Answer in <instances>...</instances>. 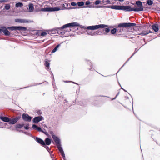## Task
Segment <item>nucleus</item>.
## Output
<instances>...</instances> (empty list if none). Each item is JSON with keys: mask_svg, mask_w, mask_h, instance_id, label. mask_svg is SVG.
Listing matches in <instances>:
<instances>
[{"mask_svg": "<svg viewBox=\"0 0 160 160\" xmlns=\"http://www.w3.org/2000/svg\"><path fill=\"white\" fill-rule=\"evenodd\" d=\"M76 26H79L81 28H83V26L80 25V24L76 22H71L65 24L60 28H56L52 29L51 31H50L48 33L50 34L51 33L54 34L57 33L61 35H63L65 32L62 30V29L67 28L69 27H74Z\"/></svg>", "mask_w": 160, "mask_h": 160, "instance_id": "1", "label": "nucleus"}, {"mask_svg": "<svg viewBox=\"0 0 160 160\" xmlns=\"http://www.w3.org/2000/svg\"><path fill=\"white\" fill-rule=\"evenodd\" d=\"M112 9L117 10H123L126 12L130 11H140V8H131L130 6H119V5H112Z\"/></svg>", "mask_w": 160, "mask_h": 160, "instance_id": "2", "label": "nucleus"}, {"mask_svg": "<svg viewBox=\"0 0 160 160\" xmlns=\"http://www.w3.org/2000/svg\"><path fill=\"white\" fill-rule=\"evenodd\" d=\"M21 118V115H18L12 119L7 117L0 116V119L2 121L5 122H8L10 124L13 125L17 122Z\"/></svg>", "mask_w": 160, "mask_h": 160, "instance_id": "3", "label": "nucleus"}, {"mask_svg": "<svg viewBox=\"0 0 160 160\" xmlns=\"http://www.w3.org/2000/svg\"><path fill=\"white\" fill-rule=\"evenodd\" d=\"M144 22L143 19H142L141 20V22L143 23ZM151 25L148 23L141 24V29H143L144 30H142L141 32V35L142 36L146 35L149 33H153L149 29V28Z\"/></svg>", "mask_w": 160, "mask_h": 160, "instance_id": "4", "label": "nucleus"}, {"mask_svg": "<svg viewBox=\"0 0 160 160\" xmlns=\"http://www.w3.org/2000/svg\"><path fill=\"white\" fill-rule=\"evenodd\" d=\"M136 24L134 23H121L118 24L117 27V32H120L123 30V27H130L136 25Z\"/></svg>", "mask_w": 160, "mask_h": 160, "instance_id": "5", "label": "nucleus"}, {"mask_svg": "<svg viewBox=\"0 0 160 160\" xmlns=\"http://www.w3.org/2000/svg\"><path fill=\"white\" fill-rule=\"evenodd\" d=\"M108 27V26L105 24H99L98 25L91 26L86 27L84 28L88 30H94L98 29L99 28H104Z\"/></svg>", "mask_w": 160, "mask_h": 160, "instance_id": "6", "label": "nucleus"}, {"mask_svg": "<svg viewBox=\"0 0 160 160\" xmlns=\"http://www.w3.org/2000/svg\"><path fill=\"white\" fill-rule=\"evenodd\" d=\"M61 10L59 7H47L41 9V11L43 12H53L58 11Z\"/></svg>", "mask_w": 160, "mask_h": 160, "instance_id": "7", "label": "nucleus"}, {"mask_svg": "<svg viewBox=\"0 0 160 160\" xmlns=\"http://www.w3.org/2000/svg\"><path fill=\"white\" fill-rule=\"evenodd\" d=\"M7 28L12 31L18 30L25 31H26L27 29L26 27H23L22 26H11L7 27Z\"/></svg>", "mask_w": 160, "mask_h": 160, "instance_id": "8", "label": "nucleus"}, {"mask_svg": "<svg viewBox=\"0 0 160 160\" xmlns=\"http://www.w3.org/2000/svg\"><path fill=\"white\" fill-rule=\"evenodd\" d=\"M22 118L24 121L30 122L31 121L32 117L29 116L28 114L24 113L22 115Z\"/></svg>", "mask_w": 160, "mask_h": 160, "instance_id": "9", "label": "nucleus"}, {"mask_svg": "<svg viewBox=\"0 0 160 160\" xmlns=\"http://www.w3.org/2000/svg\"><path fill=\"white\" fill-rule=\"evenodd\" d=\"M44 120L43 117L42 116H39L35 117L33 120V122L34 123H38L40 121Z\"/></svg>", "mask_w": 160, "mask_h": 160, "instance_id": "10", "label": "nucleus"}, {"mask_svg": "<svg viewBox=\"0 0 160 160\" xmlns=\"http://www.w3.org/2000/svg\"><path fill=\"white\" fill-rule=\"evenodd\" d=\"M52 137L54 141L56 144L57 147L61 146V145L60 144V140L59 138L54 135H52Z\"/></svg>", "mask_w": 160, "mask_h": 160, "instance_id": "11", "label": "nucleus"}, {"mask_svg": "<svg viewBox=\"0 0 160 160\" xmlns=\"http://www.w3.org/2000/svg\"><path fill=\"white\" fill-rule=\"evenodd\" d=\"M15 21L16 22H18L19 23H31L33 21L30 20H28L25 19H16L15 20Z\"/></svg>", "mask_w": 160, "mask_h": 160, "instance_id": "12", "label": "nucleus"}, {"mask_svg": "<svg viewBox=\"0 0 160 160\" xmlns=\"http://www.w3.org/2000/svg\"><path fill=\"white\" fill-rule=\"evenodd\" d=\"M35 139L38 143L40 144L42 146H43L45 145V143L44 141L40 138L36 137H35Z\"/></svg>", "mask_w": 160, "mask_h": 160, "instance_id": "13", "label": "nucleus"}, {"mask_svg": "<svg viewBox=\"0 0 160 160\" xmlns=\"http://www.w3.org/2000/svg\"><path fill=\"white\" fill-rule=\"evenodd\" d=\"M152 29L155 32H158L159 30V26L158 24L155 23L152 24L151 26Z\"/></svg>", "mask_w": 160, "mask_h": 160, "instance_id": "14", "label": "nucleus"}, {"mask_svg": "<svg viewBox=\"0 0 160 160\" xmlns=\"http://www.w3.org/2000/svg\"><path fill=\"white\" fill-rule=\"evenodd\" d=\"M3 33L4 35L7 36H9L10 35V33L9 31L8 30L7 27L6 28L5 27L3 26Z\"/></svg>", "mask_w": 160, "mask_h": 160, "instance_id": "15", "label": "nucleus"}, {"mask_svg": "<svg viewBox=\"0 0 160 160\" xmlns=\"http://www.w3.org/2000/svg\"><path fill=\"white\" fill-rule=\"evenodd\" d=\"M32 128L34 130H37L39 132H42L43 131L40 127H38L37 125L33 124L32 125Z\"/></svg>", "mask_w": 160, "mask_h": 160, "instance_id": "16", "label": "nucleus"}, {"mask_svg": "<svg viewBox=\"0 0 160 160\" xmlns=\"http://www.w3.org/2000/svg\"><path fill=\"white\" fill-rule=\"evenodd\" d=\"M32 128L34 130H37L39 132H42L43 131L40 127H38L37 125L33 124L32 125Z\"/></svg>", "mask_w": 160, "mask_h": 160, "instance_id": "17", "label": "nucleus"}, {"mask_svg": "<svg viewBox=\"0 0 160 160\" xmlns=\"http://www.w3.org/2000/svg\"><path fill=\"white\" fill-rule=\"evenodd\" d=\"M112 0H103L101 1V3L102 4H103L104 5L107 4H113L114 3L112 2Z\"/></svg>", "mask_w": 160, "mask_h": 160, "instance_id": "18", "label": "nucleus"}, {"mask_svg": "<svg viewBox=\"0 0 160 160\" xmlns=\"http://www.w3.org/2000/svg\"><path fill=\"white\" fill-rule=\"evenodd\" d=\"M99 32H98V31H97L96 32H92L91 31H88L87 32V33L89 35H91V36H95V35H97L99 34L100 35V34H99Z\"/></svg>", "mask_w": 160, "mask_h": 160, "instance_id": "19", "label": "nucleus"}, {"mask_svg": "<svg viewBox=\"0 0 160 160\" xmlns=\"http://www.w3.org/2000/svg\"><path fill=\"white\" fill-rule=\"evenodd\" d=\"M24 124L23 123L21 124L18 123L15 126V128L16 129H21L22 127L24 126Z\"/></svg>", "mask_w": 160, "mask_h": 160, "instance_id": "20", "label": "nucleus"}, {"mask_svg": "<svg viewBox=\"0 0 160 160\" xmlns=\"http://www.w3.org/2000/svg\"><path fill=\"white\" fill-rule=\"evenodd\" d=\"M44 142L45 143V145H50L51 142V139L48 138H45Z\"/></svg>", "mask_w": 160, "mask_h": 160, "instance_id": "21", "label": "nucleus"}, {"mask_svg": "<svg viewBox=\"0 0 160 160\" xmlns=\"http://www.w3.org/2000/svg\"><path fill=\"white\" fill-rule=\"evenodd\" d=\"M49 62V61L48 59H45L44 65L48 69L49 68L50 63Z\"/></svg>", "mask_w": 160, "mask_h": 160, "instance_id": "22", "label": "nucleus"}, {"mask_svg": "<svg viewBox=\"0 0 160 160\" xmlns=\"http://www.w3.org/2000/svg\"><path fill=\"white\" fill-rule=\"evenodd\" d=\"M58 148L62 155L65 154L62 148V147L61 146L58 147Z\"/></svg>", "mask_w": 160, "mask_h": 160, "instance_id": "23", "label": "nucleus"}, {"mask_svg": "<svg viewBox=\"0 0 160 160\" xmlns=\"http://www.w3.org/2000/svg\"><path fill=\"white\" fill-rule=\"evenodd\" d=\"M34 9L33 5L32 4L30 3L29 5V10L30 12L33 11Z\"/></svg>", "mask_w": 160, "mask_h": 160, "instance_id": "24", "label": "nucleus"}, {"mask_svg": "<svg viewBox=\"0 0 160 160\" xmlns=\"http://www.w3.org/2000/svg\"><path fill=\"white\" fill-rule=\"evenodd\" d=\"M60 44L57 45L51 52L52 53L55 52L57 50L58 48L60 46Z\"/></svg>", "mask_w": 160, "mask_h": 160, "instance_id": "25", "label": "nucleus"}, {"mask_svg": "<svg viewBox=\"0 0 160 160\" xmlns=\"http://www.w3.org/2000/svg\"><path fill=\"white\" fill-rule=\"evenodd\" d=\"M23 4L22 2H19L15 4L16 8L22 7L23 6Z\"/></svg>", "mask_w": 160, "mask_h": 160, "instance_id": "26", "label": "nucleus"}, {"mask_svg": "<svg viewBox=\"0 0 160 160\" xmlns=\"http://www.w3.org/2000/svg\"><path fill=\"white\" fill-rule=\"evenodd\" d=\"M112 6H96L95 7L97 8H109L112 9Z\"/></svg>", "mask_w": 160, "mask_h": 160, "instance_id": "27", "label": "nucleus"}, {"mask_svg": "<svg viewBox=\"0 0 160 160\" xmlns=\"http://www.w3.org/2000/svg\"><path fill=\"white\" fill-rule=\"evenodd\" d=\"M68 6V5L67 3L65 4H63L62 5V7H60L61 8V10H63L67 9V8Z\"/></svg>", "mask_w": 160, "mask_h": 160, "instance_id": "28", "label": "nucleus"}, {"mask_svg": "<svg viewBox=\"0 0 160 160\" xmlns=\"http://www.w3.org/2000/svg\"><path fill=\"white\" fill-rule=\"evenodd\" d=\"M147 2L149 6L152 5L153 3V1L152 0H147Z\"/></svg>", "mask_w": 160, "mask_h": 160, "instance_id": "29", "label": "nucleus"}, {"mask_svg": "<svg viewBox=\"0 0 160 160\" xmlns=\"http://www.w3.org/2000/svg\"><path fill=\"white\" fill-rule=\"evenodd\" d=\"M117 28H114L111 30V33L112 34H114L117 32Z\"/></svg>", "mask_w": 160, "mask_h": 160, "instance_id": "30", "label": "nucleus"}, {"mask_svg": "<svg viewBox=\"0 0 160 160\" xmlns=\"http://www.w3.org/2000/svg\"><path fill=\"white\" fill-rule=\"evenodd\" d=\"M84 5V3L83 1H81L80 2H78V5L79 7L82 6Z\"/></svg>", "mask_w": 160, "mask_h": 160, "instance_id": "31", "label": "nucleus"}, {"mask_svg": "<svg viewBox=\"0 0 160 160\" xmlns=\"http://www.w3.org/2000/svg\"><path fill=\"white\" fill-rule=\"evenodd\" d=\"M104 30L105 32H104L103 34L104 35H105L106 34V33H108L109 32L110 29L108 28H105Z\"/></svg>", "mask_w": 160, "mask_h": 160, "instance_id": "32", "label": "nucleus"}, {"mask_svg": "<svg viewBox=\"0 0 160 160\" xmlns=\"http://www.w3.org/2000/svg\"><path fill=\"white\" fill-rule=\"evenodd\" d=\"M10 6L9 4H6L4 7V8L7 10H9L10 8Z\"/></svg>", "mask_w": 160, "mask_h": 160, "instance_id": "33", "label": "nucleus"}, {"mask_svg": "<svg viewBox=\"0 0 160 160\" xmlns=\"http://www.w3.org/2000/svg\"><path fill=\"white\" fill-rule=\"evenodd\" d=\"M48 34L46 32H42L41 33V36H44Z\"/></svg>", "mask_w": 160, "mask_h": 160, "instance_id": "34", "label": "nucleus"}, {"mask_svg": "<svg viewBox=\"0 0 160 160\" xmlns=\"http://www.w3.org/2000/svg\"><path fill=\"white\" fill-rule=\"evenodd\" d=\"M101 1H100L98 0H97L96 1L94 2V4L96 5L99 4L100 2H101Z\"/></svg>", "mask_w": 160, "mask_h": 160, "instance_id": "35", "label": "nucleus"}, {"mask_svg": "<svg viewBox=\"0 0 160 160\" xmlns=\"http://www.w3.org/2000/svg\"><path fill=\"white\" fill-rule=\"evenodd\" d=\"M42 130L43 131V132H42L44 133L46 135H48V133L46 132V130L44 128L42 129Z\"/></svg>", "mask_w": 160, "mask_h": 160, "instance_id": "36", "label": "nucleus"}, {"mask_svg": "<svg viewBox=\"0 0 160 160\" xmlns=\"http://www.w3.org/2000/svg\"><path fill=\"white\" fill-rule=\"evenodd\" d=\"M29 124H26V126L24 127V128L26 130L28 129L29 128Z\"/></svg>", "mask_w": 160, "mask_h": 160, "instance_id": "37", "label": "nucleus"}, {"mask_svg": "<svg viewBox=\"0 0 160 160\" xmlns=\"http://www.w3.org/2000/svg\"><path fill=\"white\" fill-rule=\"evenodd\" d=\"M43 146L45 148L48 152H49L50 151V149L48 146H46L45 145H44Z\"/></svg>", "mask_w": 160, "mask_h": 160, "instance_id": "38", "label": "nucleus"}, {"mask_svg": "<svg viewBox=\"0 0 160 160\" xmlns=\"http://www.w3.org/2000/svg\"><path fill=\"white\" fill-rule=\"evenodd\" d=\"M71 5L73 6H75L77 5V3L74 2H72L71 3Z\"/></svg>", "mask_w": 160, "mask_h": 160, "instance_id": "39", "label": "nucleus"}, {"mask_svg": "<svg viewBox=\"0 0 160 160\" xmlns=\"http://www.w3.org/2000/svg\"><path fill=\"white\" fill-rule=\"evenodd\" d=\"M136 4L138 7H140V1H138L136 2Z\"/></svg>", "mask_w": 160, "mask_h": 160, "instance_id": "40", "label": "nucleus"}, {"mask_svg": "<svg viewBox=\"0 0 160 160\" xmlns=\"http://www.w3.org/2000/svg\"><path fill=\"white\" fill-rule=\"evenodd\" d=\"M132 56H131V57L129 58L126 61V62H125V63L123 65V66L121 67V68H122V67H123L125 65V64L126 63H127L128 61L130 59V58L132 57Z\"/></svg>", "mask_w": 160, "mask_h": 160, "instance_id": "41", "label": "nucleus"}, {"mask_svg": "<svg viewBox=\"0 0 160 160\" xmlns=\"http://www.w3.org/2000/svg\"><path fill=\"white\" fill-rule=\"evenodd\" d=\"M139 49H138V50H137V48H136L134 52L133 53V54L132 55V56H133L138 50Z\"/></svg>", "mask_w": 160, "mask_h": 160, "instance_id": "42", "label": "nucleus"}, {"mask_svg": "<svg viewBox=\"0 0 160 160\" xmlns=\"http://www.w3.org/2000/svg\"><path fill=\"white\" fill-rule=\"evenodd\" d=\"M85 3L86 5H88L90 4V2L89 1H88L85 2Z\"/></svg>", "mask_w": 160, "mask_h": 160, "instance_id": "43", "label": "nucleus"}, {"mask_svg": "<svg viewBox=\"0 0 160 160\" xmlns=\"http://www.w3.org/2000/svg\"><path fill=\"white\" fill-rule=\"evenodd\" d=\"M142 2H141V11H143V9L142 7Z\"/></svg>", "mask_w": 160, "mask_h": 160, "instance_id": "44", "label": "nucleus"}, {"mask_svg": "<svg viewBox=\"0 0 160 160\" xmlns=\"http://www.w3.org/2000/svg\"><path fill=\"white\" fill-rule=\"evenodd\" d=\"M3 27H1V28H0V33H2V32H3Z\"/></svg>", "mask_w": 160, "mask_h": 160, "instance_id": "45", "label": "nucleus"}, {"mask_svg": "<svg viewBox=\"0 0 160 160\" xmlns=\"http://www.w3.org/2000/svg\"><path fill=\"white\" fill-rule=\"evenodd\" d=\"M7 1L6 0H0V2H7Z\"/></svg>", "mask_w": 160, "mask_h": 160, "instance_id": "46", "label": "nucleus"}, {"mask_svg": "<svg viewBox=\"0 0 160 160\" xmlns=\"http://www.w3.org/2000/svg\"><path fill=\"white\" fill-rule=\"evenodd\" d=\"M72 82L73 83H75V84H78V83H76V82H72V81H66V82Z\"/></svg>", "mask_w": 160, "mask_h": 160, "instance_id": "47", "label": "nucleus"}, {"mask_svg": "<svg viewBox=\"0 0 160 160\" xmlns=\"http://www.w3.org/2000/svg\"><path fill=\"white\" fill-rule=\"evenodd\" d=\"M90 67L89 69V70H92V68H93L92 65V64L90 65Z\"/></svg>", "mask_w": 160, "mask_h": 160, "instance_id": "48", "label": "nucleus"}, {"mask_svg": "<svg viewBox=\"0 0 160 160\" xmlns=\"http://www.w3.org/2000/svg\"><path fill=\"white\" fill-rule=\"evenodd\" d=\"M28 135L31 137H32L34 139H35V137L34 136H33L31 134H29V133Z\"/></svg>", "mask_w": 160, "mask_h": 160, "instance_id": "49", "label": "nucleus"}, {"mask_svg": "<svg viewBox=\"0 0 160 160\" xmlns=\"http://www.w3.org/2000/svg\"><path fill=\"white\" fill-rule=\"evenodd\" d=\"M42 83H37L36 85H32V86H35V85H40V84H42Z\"/></svg>", "mask_w": 160, "mask_h": 160, "instance_id": "50", "label": "nucleus"}, {"mask_svg": "<svg viewBox=\"0 0 160 160\" xmlns=\"http://www.w3.org/2000/svg\"><path fill=\"white\" fill-rule=\"evenodd\" d=\"M72 27H70V28L69 29V30H68V32H69V31L72 30Z\"/></svg>", "mask_w": 160, "mask_h": 160, "instance_id": "51", "label": "nucleus"}, {"mask_svg": "<svg viewBox=\"0 0 160 160\" xmlns=\"http://www.w3.org/2000/svg\"><path fill=\"white\" fill-rule=\"evenodd\" d=\"M63 157V158H65V154H64V155H62Z\"/></svg>", "mask_w": 160, "mask_h": 160, "instance_id": "52", "label": "nucleus"}, {"mask_svg": "<svg viewBox=\"0 0 160 160\" xmlns=\"http://www.w3.org/2000/svg\"><path fill=\"white\" fill-rule=\"evenodd\" d=\"M24 133L26 134H29V133L28 132H24Z\"/></svg>", "mask_w": 160, "mask_h": 160, "instance_id": "53", "label": "nucleus"}, {"mask_svg": "<svg viewBox=\"0 0 160 160\" xmlns=\"http://www.w3.org/2000/svg\"><path fill=\"white\" fill-rule=\"evenodd\" d=\"M119 92H118V93L116 95V97H117L118 96V95L119 94Z\"/></svg>", "mask_w": 160, "mask_h": 160, "instance_id": "54", "label": "nucleus"}, {"mask_svg": "<svg viewBox=\"0 0 160 160\" xmlns=\"http://www.w3.org/2000/svg\"><path fill=\"white\" fill-rule=\"evenodd\" d=\"M116 98V97H115L114 98H112V100H114Z\"/></svg>", "mask_w": 160, "mask_h": 160, "instance_id": "55", "label": "nucleus"}, {"mask_svg": "<svg viewBox=\"0 0 160 160\" xmlns=\"http://www.w3.org/2000/svg\"><path fill=\"white\" fill-rule=\"evenodd\" d=\"M116 98V97H115L114 98H112V100H114Z\"/></svg>", "mask_w": 160, "mask_h": 160, "instance_id": "56", "label": "nucleus"}, {"mask_svg": "<svg viewBox=\"0 0 160 160\" xmlns=\"http://www.w3.org/2000/svg\"><path fill=\"white\" fill-rule=\"evenodd\" d=\"M43 126L44 127H46V128L47 127V126L45 124H44L43 125Z\"/></svg>", "mask_w": 160, "mask_h": 160, "instance_id": "57", "label": "nucleus"}, {"mask_svg": "<svg viewBox=\"0 0 160 160\" xmlns=\"http://www.w3.org/2000/svg\"><path fill=\"white\" fill-rule=\"evenodd\" d=\"M133 113H134V114H135V115L136 116V117L138 119H139V118L137 117V116H136V115L134 113V112H133Z\"/></svg>", "mask_w": 160, "mask_h": 160, "instance_id": "58", "label": "nucleus"}, {"mask_svg": "<svg viewBox=\"0 0 160 160\" xmlns=\"http://www.w3.org/2000/svg\"><path fill=\"white\" fill-rule=\"evenodd\" d=\"M125 92H127V91L125 90L124 89H123V88H122Z\"/></svg>", "mask_w": 160, "mask_h": 160, "instance_id": "59", "label": "nucleus"}, {"mask_svg": "<svg viewBox=\"0 0 160 160\" xmlns=\"http://www.w3.org/2000/svg\"><path fill=\"white\" fill-rule=\"evenodd\" d=\"M28 87H24V88H28Z\"/></svg>", "mask_w": 160, "mask_h": 160, "instance_id": "60", "label": "nucleus"}, {"mask_svg": "<svg viewBox=\"0 0 160 160\" xmlns=\"http://www.w3.org/2000/svg\"><path fill=\"white\" fill-rule=\"evenodd\" d=\"M45 94V93H43L42 95H43V96H44Z\"/></svg>", "mask_w": 160, "mask_h": 160, "instance_id": "61", "label": "nucleus"}, {"mask_svg": "<svg viewBox=\"0 0 160 160\" xmlns=\"http://www.w3.org/2000/svg\"><path fill=\"white\" fill-rule=\"evenodd\" d=\"M63 159H64V160H66L65 159V158H63Z\"/></svg>", "mask_w": 160, "mask_h": 160, "instance_id": "62", "label": "nucleus"}, {"mask_svg": "<svg viewBox=\"0 0 160 160\" xmlns=\"http://www.w3.org/2000/svg\"><path fill=\"white\" fill-rule=\"evenodd\" d=\"M22 130H20L19 131V132H22Z\"/></svg>", "mask_w": 160, "mask_h": 160, "instance_id": "63", "label": "nucleus"}, {"mask_svg": "<svg viewBox=\"0 0 160 160\" xmlns=\"http://www.w3.org/2000/svg\"><path fill=\"white\" fill-rule=\"evenodd\" d=\"M52 84L53 85V82H52Z\"/></svg>", "mask_w": 160, "mask_h": 160, "instance_id": "64", "label": "nucleus"}]
</instances>
